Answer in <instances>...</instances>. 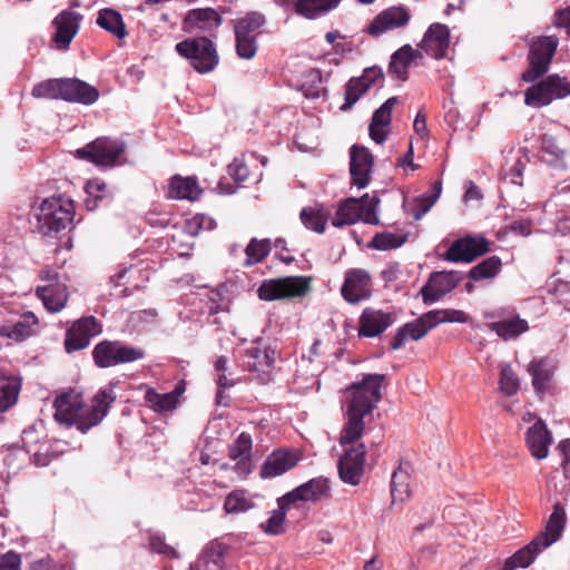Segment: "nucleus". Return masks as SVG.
<instances>
[{
	"mask_svg": "<svg viewBox=\"0 0 570 570\" xmlns=\"http://www.w3.org/2000/svg\"><path fill=\"white\" fill-rule=\"evenodd\" d=\"M405 240V236H399L390 232L376 233L368 247L377 250H390L401 247Z\"/></svg>",
	"mask_w": 570,
	"mask_h": 570,
	"instance_id": "50",
	"label": "nucleus"
},
{
	"mask_svg": "<svg viewBox=\"0 0 570 570\" xmlns=\"http://www.w3.org/2000/svg\"><path fill=\"white\" fill-rule=\"evenodd\" d=\"M350 80H358L360 82L358 83H354V86H356L358 88V95H353L348 98V102L347 104H343L341 106V110L343 111H347L350 110L357 101L358 99L364 95L366 94L370 88L372 87V85H370L368 82H366L365 80L363 81L362 78L357 77V78H351Z\"/></svg>",
	"mask_w": 570,
	"mask_h": 570,
	"instance_id": "60",
	"label": "nucleus"
},
{
	"mask_svg": "<svg viewBox=\"0 0 570 570\" xmlns=\"http://www.w3.org/2000/svg\"><path fill=\"white\" fill-rule=\"evenodd\" d=\"M20 563V556L10 551L0 558V570H19Z\"/></svg>",
	"mask_w": 570,
	"mask_h": 570,
	"instance_id": "63",
	"label": "nucleus"
},
{
	"mask_svg": "<svg viewBox=\"0 0 570 570\" xmlns=\"http://www.w3.org/2000/svg\"><path fill=\"white\" fill-rule=\"evenodd\" d=\"M462 278V274L455 271L431 273L428 283L420 291L424 305H432L439 302L448 293L453 291Z\"/></svg>",
	"mask_w": 570,
	"mask_h": 570,
	"instance_id": "13",
	"label": "nucleus"
},
{
	"mask_svg": "<svg viewBox=\"0 0 570 570\" xmlns=\"http://www.w3.org/2000/svg\"><path fill=\"white\" fill-rule=\"evenodd\" d=\"M343 298L356 304L372 295L371 274L363 268H352L345 273L344 283L341 288Z\"/></svg>",
	"mask_w": 570,
	"mask_h": 570,
	"instance_id": "15",
	"label": "nucleus"
},
{
	"mask_svg": "<svg viewBox=\"0 0 570 570\" xmlns=\"http://www.w3.org/2000/svg\"><path fill=\"white\" fill-rule=\"evenodd\" d=\"M149 550L154 553L160 554L165 559H176L178 553L175 548L168 543L163 534L153 533L149 535Z\"/></svg>",
	"mask_w": 570,
	"mask_h": 570,
	"instance_id": "55",
	"label": "nucleus"
},
{
	"mask_svg": "<svg viewBox=\"0 0 570 570\" xmlns=\"http://www.w3.org/2000/svg\"><path fill=\"white\" fill-rule=\"evenodd\" d=\"M65 78L48 79L33 86L31 95L38 99H62Z\"/></svg>",
	"mask_w": 570,
	"mask_h": 570,
	"instance_id": "45",
	"label": "nucleus"
},
{
	"mask_svg": "<svg viewBox=\"0 0 570 570\" xmlns=\"http://www.w3.org/2000/svg\"><path fill=\"white\" fill-rule=\"evenodd\" d=\"M30 433L28 432H23V438H22V441H23V445L27 446V452L29 453H32L33 455V462L37 466H46L49 464L50 462V459L48 456L47 453H43V452H40L39 450H33L31 445H29L28 441H27V436L29 435Z\"/></svg>",
	"mask_w": 570,
	"mask_h": 570,
	"instance_id": "62",
	"label": "nucleus"
},
{
	"mask_svg": "<svg viewBox=\"0 0 570 570\" xmlns=\"http://www.w3.org/2000/svg\"><path fill=\"white\" fill-rule=\"evenodd\" d=\"M38 320L31 312H26L18 317L10 313V317L0 324V336L16 342H22L36 332Z\"/></svg>",
	"mask_w": 570,
	"mask_h": 570,
	"instance_id": "21",
	"label": "nucleus"
},
{
	"mask_svg": "<svg viewBox=\"0 0 570 570\" xmlns=\"http://www.w3.org/2000/svg\"><path fill=\"white\" fill-rule=\"evenodd\" d=\"M410 18L405 8L393 6L375 16L364 31L373 38H379L387 31L405 27Z\"/></svg>",
	"mask_w": 570,
	"mask_h": 570,
	"instance_id": "18",
	"label": "nucleus"
},
{
	"mask_svg": "<svg viewBox=\"0 0 570 570\" xmlns=\"http://www.w3.org/2000/svg\"><path fill=\"white\" fill-rule=\"evenodd\" d=\"M365 445L360 443L355 448L345 450L337 463L340 479L347 484L357 485L364 473Z\"/></svg>",
	"mask_w": 570,
	"mask_h": 570,
	"instance_id": "17",
	"label": "nucleus"
},
{
	"mask_svg": "<svg viewBox=\"0 0 570 570\" xmlns=\"http://www.w3.org/2000/svg\"><path fill=\"white\" fill-rule=\"evenodd\" d=\"M299 218L306 228L320 234L325 232L327 215L322 206L304 207L301 210Z\"/></svg>",
	"mask_w": 570,
	"mask_h": 570,
	"instance_id": "46",
	"label": "nucleus"
},
{
	"mask_svg": "<svg viewBox=\"0 0 570 570\" xmlns=\"http://www.w3.org/2000/svg\"><path fill=\"white\" fill-rule=\"evenodd\" d=\"M298 460V456L291 450H275L262 464L259 475L262 479H271L282 475L293 469L297 464Z\"/></svg>",
	"mask_w": 570,
	"mask_h": 570,
	"instance_id": "24",
	"label": "nucleus"
},
{
	"mask_svg": "<svg viewBox=\"0 0 570 570\" xmlns=\"http://www.w3.org/2000/svg\"><path fill=\"white\" fill-rule=\"evenodd\" d=\"M541 153L542 159L551 167L561 169L566 168L564 159L567 150L558 144L553 136H542Z\"/></svg>",
	"mask_w": 570,
	"mask_h": 570,
	"instance_id": "39",
	"label": "nucleus"
},
{
	"mask_svg": "<svg viewBox=\"0 0 570 570\" xmlns=\"http://www.w3.org/2000/svg\"><path fill=\"white\" fill-rule=\"evenodd\" d=\"M490 252V242L482 236H465L454 240L443 258L451 263H471Z\"/></svg>",
	"mask_w": 570,
	"mask_h": 570,
	"instance_id": "12",
	"label": "nucleus"
},
{
	"mask_svg": "<svg viewBox=\"0 0 570 570\" xmlns=\"http://www.w3.org/2000/svg\"><path fill=\"white\" fill-rule=\"evenodd\" d=\"M99 98L98 90L76 78H65L63 100L92 105Z\"/></svg>",
	"mask_w": 570,
	"mask_h": 570,
	"instance_id": "31",
	"label": "nucleus"
},
{
	"mask_svg": "<svg viewBox=\"0 0 570 570\" xmlns=\"http://www.w3.org/2000/svg\"><path fill=\"white\" fill-rule=\"evenodd\" d=\"M101 326L94 316L82 317L73 322L67 330L65 337V348L67 353L83 350L90 343V340L100 334Z\"/></svg>",
	"mask_w": 570,
	"mask_h": 570,
	"instance_id": "16",
	"label": "nucleus"
},
{
	"mask_svg": "<svg viewBox=\"0 0 570 570\" xmlns=\"http://www.w3.org/2000/svg\"><path fill=\"white\" fill-rule=\"evenodd\" d=\"M223 18L214 8H198L189 10L184 20V30L187 32L213 33L222 24Z\"/></svg>",
	"mask_w": 570,
	"mask_h": 570,
	"instance_id": "19",
	"label": "nucleus"
},
{
	"mask_svg": "<svg viewBox=\"0 0 570 570\" xmlns=\"http://www.w3.org/2000/svg\"><path fill=\"white\" fill-rule=\"evenodd\" d=\"M419 56V50L413 49L410 45H404L392 55L389 73L400 80H406L409 77L407 69Z\"/></svg>",
	"mask_w": 570,
	"mask_h": 570,
	"instance_id": "34",
	"label": "nucleus"
},
{
	"mask_svg": "<svg viewBox=\"0 0 570 570\" xmlns=\"http://www.w3.org/2000/svg\"><path fill=\"white\" fill-rule=\"evenodd\" d=\"M75 205L70 198L52 196L46 198L38 208L37 228L45 235L50 236L66 229L73 220Z\"/></svg>",
	"mask_w": 570,
	"mask_h": 570,
	"instance_id": "3",
	"label": "nucleus"
},
{
	"mask_svg": "<svg viewBox=\"0 0 570 570\" xmlns=\"http://www.w3.org/2000/svg\"><path fill=\"white\" fill-rule=\"evenodd\" d=\"M374 158L371 151L363 146L354 145L351 148L350 174L352 184L365 188L370 183Z\"/></svg>",
	"mask_w": 570,
	"mask_h": 570,
	"instance_id": "20",
	"label": "nucleus"
},
{
	"mask_svg": "<svg viewBox=\"0 0 570 570\" xmlns=\"http://www.w3.org/2000/svg\"><path fill=\"white\" fill-rule=\"evenodd\" d=\"M125 146L118 139L99 137L77 150L79 158L87 159L99 167H111L116 165Z\"/></svg>",
	"mask_w": 570,
	"mask_h": 570,
	"instance_id": "10",
	"label": "nucleus"
},
{
	"mask_svg": "<svg viewBox=\"0 0 570 570\" xmlns=\"http://www.w3.org/2000/svg\"><path fill=\"white\" fill-rule=\"evenodd\" d=\"M566 522V509L561 502H556L553 504V511L546 523L544 530L538 533L535 538L542 542L543 547L548 548L552 546L560 539L564 530Z\"/></svg>",
	"mask_w": 570,
	"mask_h": 570,
	"instance_id": "29",
	"label": "nucleus"
},
{
	"mask_svg": "<svg viewBox=\"0 0 570 570\" xmlns=\"http://www.w3.org/2000/svg\"><path fill=\"white\" fill-rule=\"evenodd\" d=\"M274 362L275 350L266 345L262 338L255 340L243 355L244 368L254 373L252 380L259 384H268L273 381Z\"/></svg>",
	"mask_w": 570,
	"mask_h": 570,
	"instance_id": "7",
	"label": "nucleus"
},
{
	"mask_svg": "<svg viewBox=\"0 0 570 570\" xmlns=\"http://www.w3.org/2000/svg\"><path fill=\"white\" fill-rule=\"evenodd\" d=\"M203 194L196 177H181L176 175L169 185V195L175 199L197 200Z\"/></svg>",
	"mask_w": 570,
	"mask_h": 570,
	"instance_id": "36",
	"label": "nucleus"
},
{
	"mask_svg": "<svg viewBox=\"0 0 570 570\" xmlns=\"http://www.w3.org/2000/svg\"><path fill=\"white\" fill-rule=\"evenodd\" d=\"M520 387V382L512 367L507 364L501 367L500 389L507 396L514 395Z\"/></svg>",
	"mask_w": 570,
	"mask_h": 570,
	"instance_id": "53",
	"label": "nucleus"
},
{
	"mask_svg": "<svg viewBox=\"0 0 570 570\" xmlns=\"http://www.w3.org/2000/svg\"><path fill=\"white\" fill-rule=\"evenodd\" d=\"M97 24L119 39H122L127 35L121 14L112 9L100 10Z\"/></svg>",
	"mask_w": 570,
	"mask_h": 570,
	"instance_id": "41",
	"label": "nucleus"
},
{
	"mask_svg": "<svg viewBox=\"0 0 570 570\" xmlns=\"http://www.w3.org/2000/svg\"><path fill=\"white\" fill-rule=\"evenodd\" d=\"M271 249H272L271 239H268V238H264V239L252 238L245 248L246 259L244 262V265L253 266L255 264L263 262L271 253Z\"/></svg>",
	"mask_w": 570,
	"mask_h": 570,
	"instance_id": "48",
	"label": "nucleus"
},
{
	"mask_svg": "<svg viewBox=\"0 0 570 570\" xmlns=\"http://www.w3.org/2000/svg\"><path fill=\"white\" fill-rule=\"evenodd\" d=\"M278 509L261 527L266 534L279 535L286 531L285 519L291 502L284 501L283 497L277 500Z\"/></svg>",
	"mask_w": 570,
	"mask_h": 570,
	"instance_id": "42",
	"label": "nucleus"
},
{
	"mask_svg": "<svg viewBox=\"0 0 570 570\" xmlns=\"http://www.w3.org/2000/svg\"><path fill=\"white\" fill-rule=\"evenodd\" d=\"M145 404L157 413H168L177 409L175 396L169 393L160 394L153 387L145 391Z\"/></svg>",
	"mask_w": 570,
	"mask_h": 570,
	"instance_id": "44",
	"label": "nucleus"
},
{
	"mask_svg": "<svg viewBox=\"0 0 570 570\" xmlns=\"http://www.w3.org/2000/svg\"><path fill=\"white\" fill-rule=\"evenodd\" d=\"M236 53L242 59H252L257 52V39L235 37Z\"/></svg>",
	"mask_w": 570,
	"mask_h": 570,
	"instance_id": "56",
	"label": "nucleus"
},
{
	"mask_svg": "<svg viewBox=\"0 0 570 570\" xmlns=\"http://www.w3.org/2000/svg\"><path fill=\"white\" fill-rule=\"evenodd\" d=\"M331 487L327 478H314L301 484L294 490L283 495V500L292 504L297 501H312L316 502L324 498L330 497Z\"/></svg>",
	"mask_w": 570,
	"mask_h": 570,
	"instance_id": "22",
	"label": "nucleus"
},
{
	"mask_svg": "<svg viewBox=\"0 0 570 570\" xmlns=\"http://www.w3.org/2000/svg\"><path fill=\"white\" fill-rule=\"evenodd\" d=\"M302 90L307 98H317L322 90V73L318 69H311L302 83Z\"/></svg>",
	"mask_w": 570,
	"mask_h": 570,
	"instance_id": "54",
	"label": "nucleus"
},
{
	"mask_svg": "<svg viewBox=\"0 0 570 570\" xmlns=\"http://www.w3.org/2000/svg\"><path fill=\"white\" fill-rule=\"evenodd\" d=\"M252 436L242 432L236 440L229 445L228 456L236 461L235 471L240 474H248L252 471Z\"/></svg>",
	"mask_w": 570,
	"mask_h": 570,
	"instance_id": "28",
	"label": "nucleus"
},
{
	"mask_svg": "<svg viewBox=\"0 0 570 570\" xmlns=\"http://www.w3.org/2000/svg\"><path fill=\"white\" fill-rule=\"evenodd\" d=\"M175 48L179 56L187 59L199 73L214 70L219 62L216 47L207 37L185 39L176 43Z\"/></svg>",
	"mask_w": 570,
	"mask_h": 570,
	"instance_id": "5",
	"label": "nucleus"
},
{
	"mask_svg": "<svg viewBox=\"0 0 570 570\" xmlns=\"http://www.w3.org/2000/svg\"><path fill=\"white\" fill-rule=\"evenodd\" d=\"M542 542L535 537L523 548L518 550L504 562V570H515L517 568H528L535 560L538 554L546 549Z\"/></svg>",
	"mask_w": 570,
	"mask_h": 570,
	"instance_id": "35",
	"label": "nucleus"
},
{
	"mask_svg": "<svg viewBox=\"0 0 570 570\" xmlns=\"http://www.w3.org/2000/svg\"><path fill=\"white\" fill-rule=\"evenodd\" d=\"M141 355L140 350L125 345L120 341L105 340L98 343L92 351L95 364L101 368L129 363L140 358Z\"/></svg>",
	"mask_w": 570,
	"mask_h": 570,
	"instance_id": "11",
	"label": "nucleus"
},
{
	"mask_svg": "<svg viewBox=\"0 0 570 570\" xmlns=\"http://www.w3.org/2000/svg\"><path fill=\"white\" fill-rule=\"evenodd\" d=\"M114 399L112 391L102 390L92 399L91 405L86 407L79 393L65 392L55 400V420L67 426L76 425L81 433H87L104 420Z\"/></svg>",
	"mask_w": 570,
	"mask_h": 570,
	"instance_id": "2",
	"label": "nucleus"
},
{
	"mask_svg": "<svg viewBox=\"0 0 570 570\" xmlns=\"http://www.w3.org/2000/svg\"><path fill=\"white\" fill-rule=\"evenodd\" d=\"M20 382L14 377L0 375V412L10 409L18 400Z\"/></svg>",
	"mask_w": 570,
	"mask_h": 570,
	"instance_id": "47",
	"label": "nucleus"
},
{
	"mask_svg": "<svg viewBox=\"0 0 570 570\" xmlns=\"http://www.w3.org/2000/svg\"><path fill=\"white\" fill-rule=\"evenodd\" d=\"M384 374H365L360 382L351 384L346 415L347 420L340 435V444L347 445L361 439L364 431V416L371 414L382 400Z\"/></svg>",
	"mask_w": 570,
	"mask_h": 570,
	"instance_id": "1",
	"label": "nucleus"
},
{
	"mask_svg": "<svg viewBox=\"0 0 570 570\" xmlns=\"http://www.w3.org/2000/svg\"><path fill=\"white\" fill-rule=\"evenodd\" d=\"M37 295L51 313L60 312L69 297L67 286L60 283L38 287Z\"/></svg>",
	"mask_w": 570,
	"mask_h": 570,
	"instance_id": "32",
	"label": "nucleus"
},
{
	"mask_svg": "<svg viewBox=\"0 0 570 570\" xmlns=\"http://www.w3.org/2000/svg\"><path fill=\"white\" fill-rule=\"evenodd\" d=\"M428 313L434 327L441 323H466L469 320L468 314L460 309H433Z\"/></svg>",
	"mask_w": 570,
	"mask_h": 570,
	"instance_id": "51",
	"label": "nucleus"
},
{
	"mask_svg": "<svg viewBox=\"0 0 570 570\" xmlns=\"http://www.w3.org/2000/svg\"><path fill=\"white\" fill-rule=\"evenodd\" d=\"M527 445L531 454L538 460H542L548 455L549 445L552 442V436L542 420H538L530 426L525 434Z\"/></svg>",
	"mask_w": 570,
	"mask_h": 570,
	"instance_id": "30",
	"label": "nucleus"
},
{
	"mask_svg": "<svg viewBox=\"0 0 570 570\" xmlns=\"http://www.w3.org/2000/svg\"><path fill=\"white\" fill-rule=\"evenodd\" d=\"M379 205L380 198L376 195L370 196L365 194L361 198H347L340 204L332 225L334 227H343L345 225H353L358 220L370 225H379Z\"/></svg>",
	"mask_w": 570,
	"mask_h": 570,
	"instance_id": "4",
	"label": "nucleus"
},
{
	"mask_svg": "<svg viewBox=\"0 0 570 570\" xmlns=\"http://www.w3.org/2000/svg\"><path fill=\"white\" fill-rule=\"evenodd\" d=\"M567 96H570V82L558 75H550L525 90L524 104L529 107L541 108L554 99H562Z\"/></svg>",
	"mask_w": 570,
	"mask_h": 570,
	"instance_id": "8",
	"label": "nucleus"
},
{
	"mask_svg": "<svg viewBox=\"0 0 570 570\" xmlns=\"http://www.w3.org/2000/svg\"><path fill=\"white\" fill-rule=\"evenodd\" d=\"M311 277L287 276L264 281L258 287V297L263 301H276L306 295L311 289Z\"/></svg>",
	"mask_w": 570,
	"mask_h": 570,
	"instance_id": "9",
	"label": "nucleus"
},
{
	"mask_svg": "<svg viewBox=\"0 0 570 570\" xmlns=\"http://www.w3.org/2000/svg\"><path fill=\"white\" fill-rule=\"evenodd\" d=\"M485 317L493 320L487 326L504 341L517 338L529 330L528 322L514 311L505 313L503 309H498L488 313Z\"/></svg>",
	"mask_w": 570,
	"mask_h": 570,
	"instance_id": "14",
	"label": "nucleus"
},
{
	"mask_svg": "<svg viewBox=\"0 0 570 570\" xmlns=\"http://www.w3.org/2000/svg\"><path fill=\"white\" fill-rule=\"evenodd\" d=\"M255 507L245 490H234L225 498L224 510L228 514L246 512Z\"/></svg>",
	"mask_w": 570,
	"mask_h": 570,
	"instance_id": "49",
	"label": "nucleus"
},
{
	"mask_svg": "<svg viewBox=\"0 0 570 570\" xmlns=\"http://www.w3.org/2000/svg\"><path fill=\"white\" fill-rule=\"evenodd\" d=\"M85 191L88 195V198L85 200L86 207L94 210L97 207V200L106 196L107 185L99 179H92L87 181Z\"/></svg>",
	"mask_w": 570,
	"mask_h": 570,
	"instance_id": "52",
	"label": "nucleus"
},
{
	"mask_svg": "<svg viewBox=\"0 0 570 570\" xmlns=\"http://www.w3.org/2000/svg\"><path fill=\"white\" fill-rule=\"evenodd\" d=\"M392 321L391 313L366 307L358 320V335L364 337L379 336L392 324Z\"/></svg>",
	"mask_w": 570,
	"mask_h": 570,
	"instance_id": "27",
	"label": "nucleus"
},
{
	"mask_svg": "<svg viewBox=\"0 0 570 570\" xmlns=\"http://www.w3.org/2000/svg\"><path fill=\"white\" fill-rule=\"evenodd\" d=\"M225 551L226 547L223 543L213 541L209 544H207L205 553L208 558V561H212L213 563L217 564L223 560Z\"/></svg>",
	"mask_w": 570,
	"mask_h": 570,
	"instance_id": "61",
	"label": "nucleus"
},
{
	"mask_svg": "<svg viewBox=\"0 0 570 570\" xmlns=\"http://www.w3.org/2000/svg\"><path fill=\"white\" fill-rule=\"evenodd\" d=\"M554 24L564 28L570 36V7L559 10L556 13Z\"/></svg>",
	"mask_w": 570,
	"mask_h": 570,
	"instance_id": "64",
	"label": "nucleus"
},
{
	"mask_svg": "<svg viewBox=\"0 0 570 570\" xmlns=\"http://www.w3.org/2000/svg\"><path fill=\"white\" fill-rule=\"evenodd\" d=\"M265 23L264 14L250 11L234 21L235 37L257 38L261 27Z\"/></svg>",
	"mask_w": 570,
	"mask_h": 570,
	"instance_id": "40",
	"label": "nucleus"
},
{
	"mask_svg": "<svg viewBox=\"0 0 570 570\" xmlns=\"http://www.w3.org/2000/svg\"><path fill=\"white\" fill-rule=\"evenodd\" d=\"M410 479L411 475L409 463H406L405 465L400 464V466L396 470H394L391 478V495L393 502H403L410 498Z\"/></svg>",
	"mask_w": 570,
	"mask_h": 570,
	"instance_id": "38",
	"label": "nucleus"
},
{
	"mask_svg": "<svg viewBox=\"0 0 570 570\" xmlns=\"http://www.w3.org/2000/svg\"><path fill=\"white\" fill-rule=\"evenodd\" d=\"M537 394H543L553 376V366L548 358L533 360L528 367Z\"/></svg>",
	"mask_w": 570,
	"mask_h": 570,
	"instance_id": "37",
	"label": "nucleus"
},
{
	"mask_svg": "<svg viewBox=\"0 0 570 570\" xmlns=\"http://www.w3.org/2000/svg\"><path fill=\"white\" fill-rule=\"evenodd\" d=\"M82 16L75 11L65 10L53 20L56 28L53 41L60 49H67L79 30Z\"/></svg>",
	"mask_w": 570,
	"mask_h": 570,
	"instance_id": "26",
	"label": "nucleus"
},
{
	"mask_svg": "<svg viewBox=\"0 0 570 570\" xmlns=\"http://www.w3.org/2000/svg\"><path fill=\"white\" fill-rule=\"evenodd\" d=\"M502 261L499 256H490L475 266H473L468 276L474 281L479 282L482 279H492L494 278L501 271Z\"/></svg>",
	"mask_w": 570,
	"mask_h": 570,
	"instance_id": "43",
	"label": "nucleus"
},
{
	"mask_svg": "<svg viewBox=\"0 0 570 570\" xmlns=\"http://www.w3.org/2000/svg\"><path fill=\"white\" fill-rule=\"evenodd\" d=\"M350 80H358L360 82L358 83H354V86H356L358 88V95H353L348 98V102L347 104H343L341 106V110L343 111H347L350 110L357 101L358 99L364 95L366 94L370 88L372 87V85H370L368 82H366L365 80L363 81L362 78L357 77V78H351Z\"/></svg>",
	"mask_w": 570,
	"mask_h": 570,
	"instance_id": "59",
	"label": "nucleus"
},
{
	"mask_svg": "<svg viewBox=\"0 0 570 570\" xmlns=\"http://www.w3.org/2000/svg\"><path fill=\"white\" fill-rule=\"evenodd\" d=\"M450 43V30L442 23H432L425 32L420 47L425 53L436 60L446 56Z\"/></svg>",
	"mask_w": 570,
	"mask_h": 570,
	"instance_id": "23",
	"label": "nucleus"
},
{
	"mask_svg": "<svg viewBox=\"0 0 570 570\" xmlns=\"http://www.w3.org/2000/svg\"><path fill=\"white\" fill-rule=\"evenodd\" d=\"M341 0H295L294 12L308 20L317 19L337 8Z\"/></svg>",
	"mask_w": 570,
	"mask_h": 570,
	"instance_id": "33",
	"label": "nucleus"
},
{
	"mask_svg": "<svg viewBox=\"0 0 570 570\" xmlns=\"http://www.w3.org/2000/svg\"><path fill=\"white\" fill-rule=\"evenodd\" d=\"M436 203V196L424 195L416 199L412 208V216L415 220L421 219Z\"/></svg>",
	"mask_w": 570,
	"mask_h": 570,
	"instance_id": "58",
	"label": "nucleus"
},
{
	"mask_svg": "<svg viewBox=\"0 0 570 570\" xmlns=\"http://www.w3.org/2000/svg\"><path fill=\"white\" fill-rule=\"evenodd\" d=\"M432 328H434L429 313L422 314L416 320L399 327L391 341L392 350H400L407 340L419 341L423 338Z\"/></svg>",
	"mask_w": 570,
	"mask_h": 570,
	"instance_id": "25",
	"label": "nucleus"
},
{
	"mask_svg": "<svg viewBox=\"0 0 570 570\" xmlns=\"http://www.w3.org/2000/svg\"><path fill=\"white\" fill-rule=\"evenodd\" d=\"M559 40L554 36H542L533 39L528 53L529 68L521 73V80L534 82L546 75L556 55Z\"/></svg>",
	"mask_w": 570,
	"mask_h": 570,
	"instance_id": "6",
	"label": "nucleus"
},
{
	"mask_svg": "<svg viewBox=\"0 0 570 570\" xmlns=\"http://www.w3.org/2000/svg\"><path fill=\"white\" fill-rule=\"evenodd\" d=\"M229 176L238 183L246 181L249 177V168L243 159L235 158L227 167Z\"/></svg>",
	"mask_w": 570,
	"mask_h": 570,
	"instance_id": "57",
	"label": "nucleus"
}]
</instances>
